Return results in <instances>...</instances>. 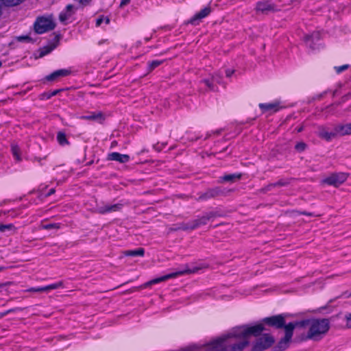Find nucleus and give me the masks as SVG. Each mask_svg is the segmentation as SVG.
<instances>
[{"mask_svg": "<svg viewBox=\"0 0 351 351\" xmlns=\"http://www.w3.org/2000/svg\"><path fill=\"white\" fill-rule=\"evenodd\" d=\"M265 328L263 324L253 326L235 328L227 335L221 337L204 346L199 351H243L248 345V337L258 336Z\"/></svg>", "mask_w": 351, "mask_h": 351, "instance_id": "obj_1", "label": "nucleus"}, {"mask_svg": "<svg viewBox=\"0 0 351 351\" xmlns=\"http://www.w3.org/2000/svg\"><path fill=\"white\" fill-rule=\"evenodd\" d=\"M330 328L328 318H313L308 319V340L315 342L322 341Z\"/></svg>", "mask_w": 351, "mask_h": 351, "instance_id": "obj_2", "label": "nucleus"}, {"mask_svg": "<svg viewBox=\"0 0 351 351\" xmlns=\"http://www.w3.org/2000/svg\"><path fill=\"white\" fill-rule=\"evenodd\" d=\"M348 178V173H347L333 172L326 176L321 182L322 184L338 188L347 180Z\"/></svg>", "mask_w": 351, "mask_h": 351, "instance_id": "obj_3", "label": "nucleus"}, {"mask_svg": "<svg viewBox=\"0 0 351 351\" xmlns=\"http://www.w3.org/2000/svg\"><path fill=\"white\" fill-rule=\"evenodd\" d=\"M199 269V267H195V268H194L193 269H186V270H183V271L173 272V273H171V274L163 276L160 277V278H154V279H153V280H150L149 282H145V284H143V285L140 286L139 287H136L135 289H139L146 288L147 287L151 286L152 285H154V284H157V283L163 282V281H165L166 280H168V279L172 278H175V277L178 276L180 275H183V274H185L195 273Z\"/></svg>", "mask_w": 351, "mask_h": 351, "instance_id": "obj_4", "label": "nucleus"}, {"mask_svg": "<svg viewBox=\"0 0 351 351\" xmlns=\"http://www.w3.org/2000/svg\"><path fill=\"white\" fill-rule=\"evenodd\" d=\"M55 23L49 19L38 18L34 23V29L37 34H43L55 28Z\"/></svg>", "mask_w": 351, "mask_h": 351, "instance_id": "obj_5", "label": "nucleus"}, {"mask_svg": "<svg viewBox=\"0 0 351 351\" xmlns=\"http://www.w3.org/2000/svg\"><path fill=\"white\" fill-rule=\"evenodd\" d=\"M262 322L276 329H281L285 326V316L280 314L265 317L263 319Z\"/></svg>", "mask_w": 351, "mask_h": 351, "instance_id": "obj_6", "label": "nucleus"}, {"mask_svg": "<svg viewBox=\"0 0 351 351\" xmlns=\"http://www.w3.org/2000/svg\"><path fill=\"white\" fill-rule=\"evenodd\" d=\"M274 343V339L269 335H264L257 339L252 351H263L269 348Z\"/></svg>", "mask_w": 351, "mask_h": 351, "instance_id": "obj_7", "label": "nucleus"}, {"mask_svg": "<svg viewBox=\"0 0 351 351\" xmlns=\"http://www.w3.org/2000/svg\"><path fill=\"white\" fill-rule=\"evenodd\" d=\"M221 216L222 215L218 211H210L206 213L203 216L192 221V228H195V229H196L201 226L206 225L208 222L213 218Z\"/></svg>", "mask_w": 351, "mask_h": 351, "instance_id": "obj_8", "label": "nucleus"}, {"mask_svg": "<svg viewBox=\"0 0 351 351\" xmlns=\"http://www.w3.org/2000/svg\"><path fill=\"white\" fill-rule=\"evenodd\" d=\"M256 10L263 14L278 11L277 7L269 1H261L256 3Z\"/></svg>", "mask_w": 351, "mask_h": 351, "instance_id": "obj_9", "label": "nucleus"}, {"mask_svg": "<svg viewBox=\"0 0 351 351\" xmlns=\"http://www.w3.org/2000/svg\"><path fill=\"white\" fill-rule=\"evenodd\" d=\"M307 323L306 320H303L301 322H290L288 324H286L285 323V326H283L282 328H285V337H287V339H291L293 336V330L295 328H302Z\"/></svg>", "mask_w": 351, "mask_h": 351, "instance_id": "obj_10", "label": "nucleus"}, {"mask_svg": "<svg viewBox=\"0 0 351 351\" xmlns=\"http://www.w3.org/2000/svg\"><path fill=\"white\" fill-rule=\"evenodd\" d=\"M317 135L322 139H324L326 141H330L333 138L337 137V134L336 133L335 128L332 131L329 132L326 127L321 126L318 128Z\"/></svg>", "mask_w": 351, "mask_h": 351, "instance_id": "obj_11", "label": "nucleus"}, {"mask_svg": "<svg viewBox=\"0 0 351 351\" xmlns=\"http://www.w3.org/2000/svg\"><path fill=\"white\" fill-rule=\"evenodd\" d=\"M223 194V191L219 187H215L213 189H208L205 193L201 194L198 198V200H206L210 198L216 197Z\"/></svg>", "mask_w": 351, "mask_h": 351, "instance_id": "obj_12", "label": "nucleus"}, {"mask_svg": "<svg viewBox=\"0 0 351 351\" xmlns=\"http://www.w3.org/2000/svg\"><path fill=\"white\" fill-rule=\"evenodd\" d=\"M107 159L108 160H114L120 163L128 162L130 160V156L128 154H121L118 152H112L108 155Z\"/></svg>", "mask_w": 351, "mask_h": 351, "instance_id": "obj_13", "label": "nucleus"}, {"mask_svg": "<svg viewBox=\"0 0 351 351\" xmlns=\"http://www.w3.org/2000/svg\"><path fill=\"white\" fill-rule=\"evenodd\" d=\"M337 136L351 135V123L347 124H338L335 126Z\"/></svg>", "mask_w": 351, "mask_h": 351, "instance_id": "obj_14", "label": "nucleus"}, {"mask_svg": "<svg viewBox=\"0 0 351 351\" xmlns=\"http://www.w3.org/2000/svg\"><path fill=\"white\" fill-rule=\"evenodd\" d=\"M122 207V204H116L113 205H105L103 206L97 207V212L99 214H104L106 213L115 212L119 210Z\"/></svg>", "mask_w": 351, "mask_h": 351, "instance_id": "obj_15", "label": "nucleus"}, {"mask_svg": "<svg viewBox=\"0 0 351 351\" xmlns=\"http://www.w3.org/2000/svg\"><path fill=\"white\" fill-rule=\"evenodd\" d=\"M71 73V71L68 69H59L55 71L50 75L46 77V80L48 81L55 80L56 79L61 77L67 76Z\"/></svg>", "mask_w": 351, "mask_h": 351, "instance_id": "obj_16", "label": "nucleus"}, {"mask_svg": "<svg viewBox=\"0 0 351 351\" xmlns=\"http://www.w3.org/2000/svg\"><path fill=\"white\" fill-rule=\"evenodd\" d=\"M210 13V8L206 7L197 12L189 21L190 23L196 25V21L207 16Z\"/></svg>", "mask_w": 351, "mask_h": 351, "instance_id": "obj_17", "label": "nucleus"}, {"mask_svg": "<svg viewBox=\"0 0 351 351\" xmlns=\"http://www.w3.org/2000/svg\"><path fill=\"white\" fill-rule=\"evenodd\" d=\"M81 119L89 121H95L101 123L104 120V114L101 112H93L90 115L82 116Z\"/></svg>", "mask_w": 351, "mask_h": 351, "instance_id": "obj_18", "label": "nucleus"}, {"mask_svg": "<svg viewBox=\"0 0 351 351\" xmlns=\"http://www.w3.org/2000/svg\"><path fill=\"white\" fill-rule=\"evenodd\" d=\"M260 108L265 112L273 110L274 112L278 110V104L277 103H270V104H259Z\"/></svg>", "mask_w": 351, "mask_h": 351, "instance_id": "obj_19", "label": "nucleus"}, {"mask_svg": "<svg viewBox=\"0 0 351 351\" xmlns=\"http://www.w3.org/2000/svg\"><path fill=\"white\" fill-rule=\"evenodd\" d=\"M123 253L125 256H143L145 254V250L142 247H139L134 250L124 251Z\"/></svg>", "mask_w": 351, "mask_h": 351, "instance_id": "obj_20", "label": "nucleus"}, {"mask_svg": "<svg viewBox=\"0 0 351 351\" xmlns=\"http://www.w3.org/2000/svg\"><path fill=\"white\" fill-rule=\"evenodd\" d=\"M242 176L241 173H233L225 175L221 178L222 182H233L239 180Z\"/></svg>", "mask_w": 351, "mask_h": 351, "instance_id": "obj_21", "label": "nucleus"}, {"mask_svg": "<svg viewBox=\"0 0 351 351\" xmlns=\"http://www.w3.org/2000/svg\"><path fill=\"white\" fill-rule=\"evenodd\" d=\"M290 340L291 339H287V337L285 336L276 346V351H282L285 350L288 347Z\"/></svg>", "mask_w": 351, "mask_h": 351, "instance_id": "obj_22", "label": "nucleus"}, {"mask_svg": "<svg viewBox=\"0 0 351 351\" xmlns=\"http://www.w3.org/2000/svg\"><path fill=\"white\" fill-rule=\"evenodd\" d=\"M57 45L51 43L49 45L45 46L40 49V57H43L47 54L49 53L52 50L56 47Z\"/></svg>", "mask_w": 351, "mask_h": 351, "instance_id": "obj_23", "label": "nucleus"}, {"mask_svg": "<svg viewBox=\"0 0 351 351\" xmlns=\"http://www.w3.org/2000/svg\"><path fill=\"white\" fill-rule=\"evenodd\" d=\"M11 149H12V154H13L14 157L15 158V159L17 161H21V157L20 149H19V146L16 144L13 143L11 145Z\"/></svg>", "mask_w": 351, "mask_h": 351, "instance_id": "obj_24", "label": "nucleus"}, {"mask_svg": "<svg viewBox=\"0 0 351 351\" xmlns=\"http://www.w3.org/2000/svg\"><path fill=\"white\" fill-rule=\"evenodd\" d=\"M57 140L60 145H65L69 144L66 135L62 132H59L57 135Z\"/></svg>", "mask_w": 351, "mask_h": 351, "instance_id": "obj_25", "label": "nucleus"}, {"mask_svg": "<svg viewBox=\"0 0 351 351\" xmlns=\"http://www.w3.org/2000/svg\"><path fill=\"white\" fill-rule=\"evenodd\" d=\"M287 184H288V182L285 180H279L278 182H277L276 183H273V184H270L267 185L266 186V188L263 190L267 191V190H269L271 187L283 186H286Z\"/></svg>", "mask_w": 351, "mask_h": 351, "instance_id": "obj_26", "label": "nucleus"}, {"mask_svg": "<svg viewBox=\"0 0 351 351\" xmlns=\"http://www.w3.org/2000/svg\"><path fill=\"white\" fill-rule=\"evenodd\" d=\"M335 299H331V300H330L328 301V304H327V305L324 306H322V307L318 308H317V309L312 310V311H311V312L312 313H314V314H322V313H323V311H324V310L327 309V308L329 307L328 304H330V303H332V302H333L335 301Z\"/></svg>", "mask_w": 351, "mask_h": 351, "instance_id": "obj_27", "label": "nucleus"}, {"mask_svg": "<svg viewBox=\"0 0 351 351\" xmlns=\"http://www.w3.org/2000/svg\"><path fill=\"white\" fill-rule=\"evenodd\" d=\"M193 227V221H191L189 223H180L178 226V229L182 230H194L195 228Z\"/></svg>", "mask_w": 351, "mask_h": 351, "instance_id": "obj_28", "label": "nucleus"}, {"mask_svg": "<svg viewBox=\"0 0 351 351\" xmlns=\"http://www.w3.org/2000/svg\"><path fill=\"white\" fill-rule=\"evenodd\" d=\"M163 62V60H153L151 62H149L148 65V70L149 72L154 70L155 68L160 65Z\"/></svg>", "mask_w": 351, "mask_h": 351, "instance_id": "obj_29", "label": "nucleus"}, {"mask_svg": "<svg viewBox=\"0 0 351 351\" xmlns=\"http://www.w3.org/2000/svg\"><path fill=\"white\" fill-rule=\"evenodd\" d=\"M2 2L8 6L16 5L21 3L23 0H1Z\"/></svg>", "mask_w": 351, "mask_h": 351, "instance_id": "obj_30", "label": "nucleus"}, {"mask_svg": "<svg viewBox=\"0 0 351 351\" xmlns=\"http://www.w3.org/2000/svg\"><path fill=\"white\" fill-rule=\"evenodd\" d=\"M16 40L19 42L34 43V40L28 35L18 36Z\"/></svg>", "mask_w": 351, "mask_h": 351, "instance_id": "obj_31", "label": "nucleus"}, {"mask_svg": "<svg viewBox=\"0 0 351 351\" xmlns=\"http://www.w3.org/2000/svg\"><path fill=\"white\" fill-rule=\"evenodd\" d=\"M316 285H318V287L320 289H322L324 287V284L322 279H317V280H313V281L311 282L310 283H308V287L315 286Z\"/></svg>", "mask_w": 351, "mask_h": 351, "instance_id": "obj_32", "label": "nucleus"}, {"mask_svg": "<svg viewBox=\"0 0 351 351\" xmlns=\"http://www.w3.org/2000/svg\"><path fill=\"white\" fill-rule=\"evenodd\" d=\"M306 147V143H304L303 142L298 143L295 145V149L298 152H304L305 150Z\"/></svg>", "mask_w": 351, "mask_h": 351, "instance_id": "obj_33", "label": "nucleus"}, {"mask_svg": "<svg viewBox=\"0 0 351 351\" xmlns=\"http://www.w3.org/2000/svg\"><path fill=\"white\" fill-rule=\"evenodd\" d=\"M344 319L346 320V328L348 329L351 328V313L346 314Z\"/></svg>", "mask_w": 351, "mask_h": 351, "instance_id": "obj_34", "label": "nucleus"}, {"mask_svg": "<svg viewBox=\"0 0 351 351\" xmlns=\"http://www.w3.org/2000/svg\"><path fill=\"white\" fill-rule=\"evenodd\" d=\"M62 286V282H59L58 283L52 284L48 286H46L47 291H49L51 289H56Z\"/></svg>", "mask_w": 351, "mask_h": 351, "instance_id": "obj_35", "label": "nucleus"}, {"mask_svg": "<svg viewBox=\"0 0 351 351\" xmlns=\"http://www.w3.org/2000/svg\"><path fill=\"white\" fill-rule=\"evenodd\" d=\"M349 67L348 64H344L340 66H335V69L337 73H340L341 72L346 70Z\"/></svg>", "mask_w": 351, "mask_h": 351, "instance_id": "obj_36", "label": "nucleus"}, {"mask_svg": "<svg viewBox=\"0 0 351 351\" xmlns=\"http://www.w3.org/2000/svg\"><path fill=\"white\" fill-rule=\"evenodd\" d=\"M43 229L49 230L51 228H59V225L57 223H49L43 226Z\"/></svg>", "mask_w": 351, "mask_h": 351, "instance_id": "obj_37", "label": "nucleus"}, {"mask_svg": "<svg viewBox=\"0 0 351 351\" xmlns=\"http://www.w3.org/2000/svg\"><path fill=\"white\" fill-rule=\"evenodd\" d=\"M13 228L12 224L0 225V232H5L7 230H11Z\"/></svg>", "mask_w": 351, "mask_h": 351, "instance_id": "obj_38", "label": "nucleus"}, {"mask_svg": "<svg viewBox=\"0 0 351 351\" xmlns=\"http://www.w3.org/2000/svg\"><path fill=\"white\" fill-rule=\"evenodd\" d=\"M28 291L30 292H42V291H47L46 287H38V288H31L28 290Z\"/></svg>", "mask_w": 351, "mask_h": 351, "instance_id": "obj_39", "label": "nucleus"}, {"mask_svg": "<svg viewBox=\"0 0 351 351\" xmlns=\"http://www.w3.org/2000/svg\"><path fill=\"white\" fill-rule=\"evenodd\" d=\"M311 38L313 41L319 40L320 38V33L318 32H313L311 36Z\"/></svg>", "mask_w": 351, "mask_h": 351, "instance_id": "obj_40", "label": "nucleus"}, {"mask_svg": "<svg viewBox=\"0 0 351 351\" xmlns=\"http://www.w3.org/2000/svg\"><path fill=\"white\" fill-rule=\"evenodd\" d=\"M71 16V14H66V13H61L59 16L60 21L62 22L65 21L69 16Z\"/></svg>", "mask_w": 351, "mask_h": 351, "instance_id": "obj_41", "label": "nucleus"}, {"mask_svg": "<svg viewBox=\"0 0 351 351\" xmlns=\"http://www.w3.org/2000/svg\"><path fill=\"white\" fill-rule=\"evenodd\" d=\"M204 84L209 88L210 90H213V85L208 80H204Z\"/></svg>", "mask_w": 351, "mask_h": 351, "instance_id": "obj_42", "label": "nucleus"}, {"mask_svg": "<svg viewBox=\"0 0 351 351\" xmlns=\"http://www.w3.org/2000/svg\"><path fill=\"white\" fill-rule=\"evenodd\" d=\"M104 21V16H100L99 18H98L96 21V26L97 27H99L103 22Z\"/></svg>", "mask_w": 351, "mask_h": 351, "instance_id": "obj_43", "label": "nucleus"}, {"mask_svg": "<svg viewBox=\"0 0 351 351\" xmlns=\"http://www.w3.org/2000/svg\"><path fill=\"white\" fill-rule=\"evenodd\" d=\"M60 90H60V89H58V90H53L52 93H51L49 95L48 98H50V97H52V96H55V95H56L58 93H60Z\"/></svg>", "mask_w": 351, "mask_h": 351, "instance_id": "obj_44", "label": "nucleus"}, {"mask_svg": "<svg viewBox=\"0 0 351 351\" xmlns=\"http://www.w3.org/2000/svg\"><path fill=\"white\" fill-rule=\"evenodd\" d=\"M130 1V0H121V3H120V7H123L124 5L129 3Z\"/></svg>", "mask_w": 351, "mask_h": 351, "instance_id": "obj_45", "label": "nucleus"}, {"mask_svg": "<svg viewBox=\"0 0 351 351\" xmlns=\"http://www.w3.org/2000/svg\"><path fill=\"white\" fill-rule=\"evenodd\" d=\"M55 192H56L55 189H50L49 191L46 195V197H49V196L51 195L52 194L55 193Z\"/></svg>", "mask_w": 351, "mask_h": 351, "instance_id": "obj_46", "label": "nucleus"}, {"mask_svg": "<svg viewBox=\"0 0 351 351\" xmlns=\"http://www.w3.org/2000/svg\"><path fill=\"white\" fill-rule=\"evenodd\" d=\"M234 70H232V71H230V70H227L226 71V76L227 77H230L233 73H234Z\"/></svg>", "mask_w": 351, "mask_h": 351, "instance_id": "obj_47", "label": "nucleus"}, {"mask_svg": "<svg viewBox=\"0 0 351 351\" xmlns=\"http://www.w3.org/2000/svg\"><path fill=\"white\" fill-rule=\"evenodd\" d=\"M73 5H71V4H69V5H66V12H71V11L72 10V9H73Z\"/></svg>", "mask_w": 351, "mask_h": 351, "instance_id": "obj_48", "label": "nucleus"}, {"mask_svg": "<svg viewBox=\"0 0 351 351\" xmlns=\"http://www.w3.org/2000/svg\"><path fill=\"white\" fill-rule=\"evenodd\" d=\"M10 284H11L10 282H5V283H1V284H0V288L5 287V286H7L8 285H10Z\"/></svg>", "mask_w": 351, "mask_h": 351, "instance_id": "obj_49", "label": "nucleus"}, {"mask_svg": "<svg viewBox=\"0 0 351 351\" xmlns=\"http://www.w3.org/2000/svg\"><path fill=\"white\" fill-rule=\"evenodd\" d=\"M169 230L171 231H178V230H180V229H178V226L176 227V228H171Z\"/></svg>", "mask_w": 351, "mask_h": 351, "instance_id": "obj_50", "label": "nucleus"}, {"mask_svg": "<svg viewBox=\"0 0 351 351\" xmlns=\"http://www.w3.org/2000/svg\"><path fill=\"white\" fill-rule=\"evenodd\" d=\"M105 22L106 24H108L110 23V19L108 17H106L105 19Z\"/></svg>", "mask_w": 351, "mask_h": 351, "instance_id": "obj_51", "label": "nucleus"}, {"mask_svg": "<svg viewBox=\"0 0 351 351\" xmlns=\"http://www.w3.org/2000/svg\"><path fill=\"white\" fill-rule=\"evenodd\" d=\"M59 39H60L59 36L56 35V36H55V40H56V43H58V42L59 41Z\"/></svg>", "mask_w": 351, "mask_h": 351, "instance_id": "obj_52", "label": "nucleus"}, {"mask_svg": "<svg viewBox=\"0 0 351 351\" xmlns=\"http://www.w3.org/2000/svg\"><path fill=\"white\" fill-rule=\"evenodd\" d=\"M302 130H303V128L300 127L297 130H298V132H300Z\"/></svg>", "mask_w": 351, "mask_h": 351, "instance_id": "obj_53", "label": "nucleus"}, {"mask_svg": "<svg viewBox=\"0 0 351 351\" xmlns=\"http://www.w3.org/2000/svg\"><path fill=\"white\" fill-rule=\"evenodd\" d=\"M36 160L38 162H40L41 158H36Z\"/></svg>", "mask_w": 351, "mask_h": 351, "instance_id": "obj_54", "label": "nucleus"}, {"mask_svg": "<svg viewBox=\"0 0 351 351\" xmlns=\"http://www.w3.org/2000/svg\"><path fill=\"white\" fill-rule=\"evenodd\" d=\"M4 269V267H0V271H3Z\"/></svg>", "mask_w": 351, "mask_h": 351, "instance_id": "obj_55", "label": "nucleus"}, {"mask_svg": "<svg viewBox=\"0 0 351 351\" xmlns=\"http://www.w3.org/2000/svg\"><path fill=\"white\" fill-rule=\"evenodd\" d=\"M349 95H350L349 94H348V95H345V96L343 97V98H345V99H346V98H348V97H349Z\"/></svg>", "mask_w": 351, "mask_h": 351, "instance_id": "obj_56", "label": "nucleus"}, {"mask_svg": "<svg viewBox=\"0 0 351 351\" xmlns=\"http://www.w3.org/2000/svg\"><path fill=\"white\" fill-rule=\"evenodd\" d=\"M115 144H117V142L114 141V142H112V145H115Z\"/></svg>", "mask_w": 351, "mask_h": 351, "instance_id": "obj_57", "label": "nucleus"}, {"mask_svg": "<svg viewBox=\"0 0 351 351\" xmlns=\"http://www.w3.org/2000/svg\"><path fill=\"white\" fill-rule=\"evenodd\" d=\"M308 216H311V215H313V214H312V213H308Z\"/></svg>", "mask_w": 351, "mask_h": 351, "instance_id": "obj_58", "label": "nucleus"}, {"mask_svg": "<svg viewBox=\"0 0 351 351\" xmlns=\"http://www.w3.org/2000/svg\"><path fill=\"white\" fill-rule=\"evenodd\" d=\"M1 65H2V63H1V62L0 61V67L1 66Z\"/></svg>", "mask_w": 351, "mask_h": 351, "instance_id": "obj_59", "label": "nucleus"}, {"mask_svg": "<svg viewBox=\"0 0 351 351\" xmlns=\"http://www.w3.org/2000/svg\"><path fill=\"white\" fill-rule=\"evenodd\" d=\"M348 297L349 298L351 297V293L348 295Z\"/></svg>", "mask_w": 351, "mask_h": 351, "instance_id": "obj_60", "label": "nucleus"}]
</instances>
